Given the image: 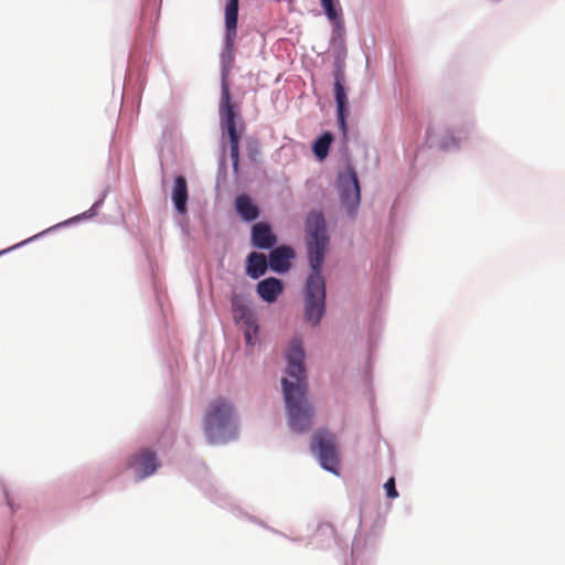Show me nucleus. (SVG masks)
Instances as JSON below:
<instances>
[{"instance_id": "obj_23", "label": "nucleus", "mask_w": 565, "mask_h": 565, "mask_svg": "<svg viewBox=\"0 0 565 565\" xmlns=\"http://www.w3.org/2000/svg\"><path fill=\"white\" fill-rule=\"evenodd\" d=\"M268 271H271L267 254L262 252H249L244 260L245 276L252 280L262 279Z\"/></svg>"}, {"instance_id": "obj_30", "label": "nucleus", "mask_w": 565, "mask_h": 565, "mask_svg": "<svg viewBox=\"0 0 565 565\" xmlns=\"http://www.w3.org/2000/svg\"><path fill=\"white\" fill-rule=\"evenodd\" d=\"M110 190H111V184H110V182H107L104 185V189L100 192V194L98 195V198L95 200V202L89 207L92 210L93 214H98V212H99L100 207L104 205L105 200H106L107 195L109 194Z\"/></svg>"}, {"instance_id": "obj_5", "label": "nucleus", "mask_w": 565, "mask_h": 565, "mask_svg": "<svg viewBox=\"0 0 565 565\" xmlns=\"http://www.w3.org/2000/svg\"><path fill=\"white\" fill-rule=\"evenodd\" d=\"M280 392L289 430L307 434L313 426L316 406L310 398L309 383H291L280 379Z\"/></svg>"}, {"instance_id": "obj_6", "label": "nucleus", "mask_w": 565, "mask_h": 565, "mask_svg": "<svg viewBox=\"0 0 565 565\" xmlns=\"http://www.w3.org/2000/svg\"><path fill=\"white\" fill-rule=\"evenodd\" d=\"M332 94L335 103V124L341 135V148L348 150L350 141V128L348 119L350 117L349 86L345 79L347 67V47L332 49Z\"/></svg>"}, {"instance_id": "obj_19", "label": "nucleus", "mask_w": 565, "mask_h": 565, "mask_svg": "<svg viewBox=\"0 0 565 565\" xmlns=\"http://www.w3.org/2000/svg\"><path fill=\"white\" fill-rule=\"evenodd\" d=\"M374 537L365 534L354 536L350 548V565H366L372 561L380 544V541ZM343 565H348V563L345 562Z\"/></svg>"}, {"instance_id": "obj_16", "label": "nucleus", "mask_w": 565, "mask_h": 565, "mask_svg": "<svg viewBox=\"0 0 565 565\" xmlns=\"http://www.w3.org/2000/svg\"><path fill=\"white\" fill-rule=\"evenodd\" d=\"M279 242V236L275 232L274 225L267 220H262L250 225L249 245L254 250L268 252Z\"/></svg>"}, {"instance_id": "obj_20", "label": "nucleus", "mask_w": 565, "mask_h": 565, "mask_svg": "<svg viewBox=\"0 0 565 565\" xmlns=\"http://www.w3.org/2000/svg\"><path fill=\"white\" fill-rule=\"evenodd\" d=\"M310 544L320 550H328L335 545L343 553H345L348 547L347 542L338 535L334 526L329 522L317 523Z\"/></svg>"}, {"instance_id": "obj_43", "label": "nucleus", "mask_w": 565, "mask_h": 565, "mask_svg": "<svg viewBox=\"0 0 565 565\" xmlns=\"http://www.w3.org/2000/svg\"><path fill=\"white\" fill-rule=\"evenodd\" d=\"M157 301H158L159 306L161 307V302H160V298L159 297L157 298Z\"/></svg>"}, {"instance_id": "obj_2", "label": "nucleus", "mask_w": 565, "mask_h": 565, "mask_svg": "<svg viewBox=\"0 0 565 565\" xmlns=\"http://www.w3.org/2000/svg\"><path fill=\"white\" fill-rule=\"evenodd\" d=\"M303 243L308 273L301 287L302 318L305 323L316 329L321 326L328 311L323 266L330 252L331 236L323 210L313 209L306 214Z\"/></svg>"}, {"instance_id": "obj_32", "label": "nucleus", "mask_w": 565, "mask_h": 565, "mask_svg": "<svg viewBox=\"0 0 565 565\" xmlns=\"http://www.w3.org/2000/svg\"><path fill=\"white\" fill-rule=\"evenodd\" d=\"M384 529V521H382L380 518H377L374 523L371 525V527L367 530L365 535L367 536H375L374 539L380 541L382 536V532Z\"/></svg>"}, {"instance_id": "obj_28", "label": "nucleus", "mask_w": 565, "mask_h": 565, "mask_svg": "<svg viewBox=\"0 0 565 565\" xmlns=\"http://www.w3.org/2000/svg\"><path fill=\"white\" fill-rule=\"evenodd\" d=\"M245 148L247 152L248 160L256 164L259 162V156H260V142L257 137L249 136L245 140Z\"/></svg>"}, {"instance_id": "obj_29", "label": "nucleus", "mask_w": 565, "mask_h": 565, "mask_svg": "<svg viewBox=\"0 0 565 565\" xmlns=\"http://www.w3.org/2000/svg\"><path fill=\"white\" fill-rule=\"evenodd\" d=\"M0 490L2 493V500L4 501L6 505L10 510V514H14L19 509L20 505L15 503L14 499L11 497L10 492L8 491L6 484L0 480Z\"/></svg>"}, {"instance_id": "obj_18", "label": "nucleus", "mask_w": 565, "mask_h": 565, "mask_svg": "<svg viewBox=\"0 0 565 565\" xmlns=\"http://www.w3.org/2000/svg\"><path fill=\"white\" fill-rule=\"evenodd\" d=\"M271 271L277 275L288 274L297 257L296 249L287 243H277V245L267 252Z\"/></svg>"}, {"instance_id": "obj_39", "label": "nucleus", "mask_w": 565, "mask_h": 565, "mask_svg": "<svg viewBox=\"0 0 565 565\" xmlns=\"http://www.w3.org/2000/svg\"><path fill=\"white\" fill-rule=\"evenodd\" d=\"M195 467L200 473H203V475L207 473V467L203 462L195 463Z\"/></svg>"}, {"instance_id": "obj_31", "label": "nucleus", "mask_w": 565, "mask_h": 565, "mask_svg": "<svg viewBox=\"0 0 565 565\" xmlns=\"http://www.w3.org/2000/svg\"><path fill=\"white\" fill-rule=\"evenodd\" d=\"M385 497L388 500H395L399 497V492L396 488V481L394 477H390L383 484Z\"/></svg>"}, {"instance_id": "obj_44", "label": "nucleus", "mask_w": 565, "mask_h": 565, "mask_svg": "<svg viewBox=\"0 0 565 565\" xmlns=\"http://www.w3.org/2000/svg\"><path fill=\"white\" fill-rule=\"evenodd\" d=\"M4 255V252L2 249L0 250V257Z\"/></svg>"}, {"instance_id": "obj_35", "label": "nucleus", "mask_w": 565, "mask_h": 565, "mask_svg": "<svg viewBox=\"0 0 565 565\" xmlns=\"http://www.w3.org/2000/svg\"><path fill=\"white\" fill-rule=\"evenodd\" d=\"M96 215L97 214H93L92 210L88 209L85 212L76 214L75 217H76L77 223H81V222H85V221L92 220Z\"/></svg>"}, {"instance_id": "obj_25", "label": "nucleus", "mask_w": 565, "mask_h": 565, "mask_svg": "<svg viewBox=\"0 0 565 565\" xmlns=\"http://www.w3.org/2000/svg\"><path fill=\"white\" fill-rule=\"evenodd\" d=\"M171 202L179 216H186L189 211V186L183 174L179 173L173 177Z\"/></svg>"}, {"instance_id": "obj_41", "label": "nucleus", "mask_w": 565, "mask_h": 565, "mask_svg": "<svg viewBox=\"0 0 565 565\" xmlns=\"http://www.w3.org/2000/svg\"><path fill=\"white\" fill-rule=\"evenodd\" d=\"M111 163H113V162H111V158L109 157V158H108V168H110V167H111Z\"/></svg>"}, {"instance_id": "obj_14", "label": "nucleus", "mask_w": 565, "mask_h": 565, "mask_svg": "<svg viewBox=\"0 0 565 565\" xmlns=\"http://www.w3.org/2000/svg\"><path fill=\"white\" fill-rule=\"evenodd\" d=\"M125 467L132 472L134 480L140 482L154 476L162 467V462L157 450L142 446L127 457Z\"/></svg>"}, {"instance_id": "obj_9", "label": "nucleus", "mask_w": 565, "mask_h": 565, "mask_svg": "<svg viewBox=\"0 0 565 565\" xmlns=\"http://www.w3.org/2000/svg\"><path fill=\"white\" fill-rule=\"evenodd\" d=\"M334 188L341 207L351 220H354L362 202V188L358 171L350 158H347L344 167L337 171Z\"/></svg>"}, {"instance_id": "obj_12", "label": "nucleus", "mask_w": 565, "mask_h": 565, "mask_svg": "<svg viewBox=\"0 0 565 565\" xmlns=\"http://www.w3.org/2000/svg\"><path fill=\"white\" fill-rule=\"evenodd\" d=\"M115 476L113 463H104L93 472L83 470L70 478L71 491L79 499H87L97 493L100 486Z\"/></svg>"}, {"instance_id": "obj_24", "label": "nucleus", "mask_w": 565, "mask_h": 565, "mask_svg": "<svg viewBox=\"0 0 565 565\" xmlns=\"http://www.w3.org/2000/svg\"><path fill=\"white\" fill-rule=\"evenodd\" d=\"M391 248L392 246H385L383 250L379 254L375 262L372 264V269L374 271V279L377 285L379 302L383 297V292L387 288V284L390 280V257H391Z\"/></svg>"}, {"instance_id": "obj_13", "label": "nucleus", "mask_w": 565, "mask_h": 565, "mask_svg": "<svg viewBox=\"0 0 565 565\" xmlns=\"http://www.w3.org/2000/svg\"><path fill=\"white\" fill-rule=\"evenodd\" d=\"M284 358L286 366L280 379H287L291 383H309L306 364L307 354L300 337L295 335L290 339Z\"/></svg>"}, {"instance_id": "obj_34", "label": "nucleus", "mask_w": 565, "mask_h": 565, "mask_svg": "<svg viewBox=\"0 0 565 565\" xmlns=\"http://www.w3.org/2000/svg\"><path fill=\"white\" fill-rule=\"evenodd\" d=\"M78 224L77 221H76V217L75 215L72 216V217H68L67 220H64L55 225H52L54 231H57L60 228H65V227H68V226H72V225H76Z\"/></svg>"}, {"instance_id": "obj_15", "label": "nucleus", "mask_w": 565, "mask_h": 565, "mask_svg": "<svg viewBox=\"0 0 565 565\" xmlns=\"http://www.w3.org/2000/svg\"><path fill=\"white\" fill-rule=\"evenodd\" d=\"M319 4L323 15L331 25L330 47H347V29L340 0H319Z\"/></svg>"}, {"instance_id": "obj_38", "label": "nucleus", "mask_w": 565, "mask_h": 565, "mask_svg": "<svg viewBox=\"0 0 565 565\" xmlns=\"http://www.w3.org/2000/svg\"><path fill=\"white\" fill-rule=\"evenodd\" d=\"M181 217H184V216H181ZM177 224L180 226L182 233H184V234L188 233L189 222L186 218H181V220L177 221Z\"/></svg>"}, {"instance_id": "obj_1", "label": "nucleus", "mask_w": 565, "mask_h": 565, "mask_svg": "<svg viewBox=\"0 0 565 565\" xmlns=\"http://www.w3.org/2000/svg\"><path fill=\"white\" fill-rule=\"evenodd\" d=\"M239 0H225L224 33L220 51V152L215 177V190L220 192L227 185L228 164L227 148L232 162L233 177L236 183L241 178V141L245 131V122L239 105L234 100L231 90V71L235 62L236 38L238 28Z\"/></svg>"}, {"instance_id": "obj_8", "label": "nucleus", "mask_w": 565, "mask_h": 565, "mask_svg": "<svg viewBox=\"0 0 565 565\" xmlns=\"http://www.w3.org/2000/svg\"><path fill=\"white\" fill-rule=\"evenodd\" d=\"M309 450L320 469L340 477L342 473V458L337 436L328 428L316 429L309 443Z\"/></svg>"}, {"instance_id": "obj_42", "label": "nucleus", "mask_w": 565, "mask_h": 565, "mask_svg": "<svg viewBox=\"0 0 565 565\" xmlns=\"http://www.w3.org/2000/svg\"><path fill=\"white\" fill-rule=\"evenodd\" d=\"M426 134H427V136H429V134H430V128H427Z\"/></svg>"}, {"instance_id": "obj_11", "label": "nucleus", "mask_w": 565, "mask_h": 565, "mask_svg": "<svg viewBox=\"0 0 565 565\" xmlns=\"http://www.w3.org/2000/svg\"><path fill=\"white\" fill-rule=\"evenodd\" d=\"M200 488H201L202 492L204 493V495L206 498H209L214 504H216L217 507H220V508H222L224 510H227L235 518H237L239 520H246V521H248L250 523H254V524H256L258 526H262V527H264L265 530H267L268 532H270V533H273L275 535L287 537V535L285 533H282L281 531L269 526L268 524H266L259 518L250 514L243 507H241L234 500V498H232L228 493L224 492L223 490L216 488L210 481H203L200 484Z\"/></svg>"}, {"instance_id": "obj_3", "label": "nucleus", "mask_w": 565, "mask_h": 565, "mask_svg": "<svg viewBox=\"0 0 565 565\" xmlns=\"http://www.w3.org/2000/svg\"><path fill=\"white\" fill-rule=\"evenodd\" d=\"M162 0H142L139 24L131 45L127 63L136 68L137 81L142 88L150 63L151 43L157 33V24L161 14Z\"/></svg>"}, {"instance_id": "obj_7", "label": "nucleus", "mask_w": 565, "mask_h": 565, "mask_svg": "<svg viewBox=\"0 0 565 565\" xmlns=\"http://www.w3.org/2000/svg\"><path fill=\"white\" fill-rule=\"evenodd\" d=\"M230 303L233 322L244 337L246 353H252L260 341V324L255 302L245 294L232 289Z\"/></svg>"}, {"instance_id": "obj_26", "label": "nucleus", "mask_w": 565, "mask_h": 565, "mask_svg": "<svg viewBox=\"0 0 565 565\" xmlns=\"http://www.w3.org/2000/svg\"><path fill=\"white\" fill-rule=\"evenodd\" d=\"M334 138L332 131L323 130L311 141V152L319 163L327 160Z\"/></svg>"}, {"instance_id": "obj_37", "label": "nucleus", "mask_w": 565, "mask_h": 565, "mask_svg": "<svg viewBox=\"0 0 565 565\" xmlns=\"http://www.w3.org/2000/svg\"><path fill=\"white\" fill-rule=\"evenodd\" d=\"M53 232H55V231H54V228H53V226H50V227H47L46 230H43L42 232H40V233H38V234L33 235V239H36V241H38V239H41L42 237H44V236H46L47 234H51V233H53Z\"/></svg>"}, {"instance_id": "obj_22", "label": "nucleus", "mask_w": 565, "mask_h": 565, "mask_svg": "<svg viewBox=\"0 0 565 565\" xmlns=\"http://www.w3.org/2000/svg\"><path fill=\"white\" fill-rule=\"evenodd\" d=\"M285 291V282L276 276H267L258 279L255 285V292L258 299L267 305L275 303Z\"/></svg>"}, {"instance_id": "obj_10", "label": "nucleus", "mask_w": 565, "mask_h": 565, "mask_svg": "<svg viewBox=\"0 0 565 565\" xmlns=\"http://www.w3.org/2000/svg\"><path fill=\"white\" fill-rule=\"evenodd\" d=\"M475 130V118L470 113L451 115L445 121L437 139L441 152H458Z\"/></svg>"}, {"instance_id": "obj_4", "label": "nucleus", "mask_w": 565, "mask_h": 565, "mask_svg": "<svg viewBox=\"0 0 565 565\" xmlns=\"http://www.w3.org/2000/svg\"><path fill=\"white\" fill-rule=\"evenodd\" d=\"M202 433L206 445L225 446L239 438V419L235 404L225 397L209 402L203 420Z\"/></svg>"}, {"instance_id": "obj_33", "label": "nucleus", "mask_w": 565, "mask_h": 565, "mask_svg": "<svg viewBox=\"0 0 565 565\" xmlns=\"http://www.w3.org/2000/svg\"><path fill=\"white\" fill-rule=\"evenodd\" d=\"M35 241L36 239H33V235H32L31 237L25 238V239L21 241L20 243H17V244H14V245H12L10 247L3 248L2 252H4V255H6V254H9L12 250L19 249V248H21V247H23V246H25V245H28L30 243H33Z\"/></svg>"}, {"instance_id": "obj_27", "label": "nucleus", "mask_w": 565, "mask_h": 565, "mask_svg": "<svg viewBox=\"0 0 565 565\" xmlns=\"http://www.w3.org/2000/svg\"><path fill=\"white\" fill-rule=\"evenodd\" d=\"M13 545V529L6 524L0 531V565H7L11 559V550Z\"/></svg>"}, {"instance_id": "obj_40", "label": "nucleus", "mask_w": 565, "mask_h": 565, "mask_svg": "<svg viewBox=\"0 0 565 565\" xmlns=\"http://www.w3.org/2000/svg\"><path fill=\"white\" fill-rule=\"evenodd\" d=\"M286 539H288L289 541L295 542V543L302 542V537H300V536H298V537L287 536Z\"/></svg>"}, {"instance_id": "obj_21", "label": "nucleus", "mask_w": 565, "mask_h": 565, "mask_svg": "<svg viewBox=\"0 0 565 565\" xmlns=\"http://www.w3.org/2000/svg\"><path fill=\"white\" fill-rule=\"evenodd\" d=\"M382 316L380 312V308H375L371 313L369 326H367V358H366V369H365V377L367 380L372 379V356L377 348V342L382 331Z\"/></svg>"}, {"instance_id": "obj_36", "label": "nucleus", "mask_w": 565, "mask_h": 565, "mask_svg": "<svg viewBox=\"0 0 565 565\" xmlns=\"http://www.w3.org/2000/svg\"><path fill=\"white\" fill-rule=\"evenodd\" d=\"M53 232H55V231H54V228H53V226H50V227H47L46 230H43L42 232H40V233H38V234L33 235V239H36V241H38V239H41L42 237H44V236H46L47 234H51V233H53Z\"/></svg>"}, {"instance_id": "obj_17", "label": "nucleus", "mask_w": 565, "mask_h": 565, "mask_svg": "<svg viewBox=\"0 0 565 565\" xmlns=\"http://www.w3.org/2000/svg\"><path fill=\"white\" fill-rule=\"evenodd\" d=\"M232 205L238 220L245 224L258 222L263 213L259 203L245 191L235 194Z\"/></svg>"}]
</instances>
